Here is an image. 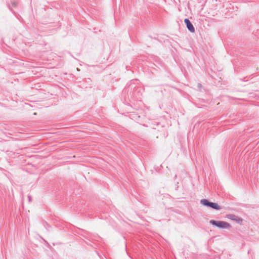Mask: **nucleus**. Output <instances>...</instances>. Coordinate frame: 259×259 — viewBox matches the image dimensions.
I'll return each instance as SVG.
<instances>
[{"mask_svg":"<svg viewBox=\"0 0 259 259\" xmlns=\"http://www.w3.org/2000/svg\"><path fill=\"white\" fill-rule=\"evenodd\" d=\"M227 217L231 220L235 221L236 222L238 223H240L242 222V219L232 214H228Z\"/></svg>","mask_w":259,"mask_h":259,"instance_id":"4","label":"nucleus"},{"mask_svg":"<svg viewBox=\"0 0 259 259\" xmlns=\"http://www.w3.org/2000/svg\"><path fill=\"white\" fill-rule=\"evenodd\" d=\"M184 22L187 26V29L191 32H195V28L193 25V24L191 23V21L187 18L185 19L184 20Z\"/></svg>","mask_w":259,"mask_h":259,"instance_id":"3","label":"nucleus"},{"mask_svg":"<svg viewBox=\"0 0 259 259\" xmlns=\"http://www.w3.org/2000/svg\"><path fill=\"white\" fill-rule=\"evenodd\" d=\"M209 223L212 225L220 229H230L231 228V226L229 223L224 221L211 220Z\"/></svg>","mask_w":259,"mask_h":259,"instance_id":"1","label":"nucleus"},{"mask_svg":"<svg viewBox=\"0 0 259 259\" xmlns=\"http://www.w3.org/2000/svg\"><path fill=\"white\" fill-rule=\"evenodd\" d=\"M200 203L204 206L210 207L215 210H218L221 209V207L217 203L210 202L207 199H203L201 200Z\"/></svg>","mask_w":259,"mask_h":259,"instance_id":"2","label":"nucleus"},{"mask_svg":"<svg viewBox=\"0 0 259 259\" xmlns=\"http://www.w3.org/2000/svg\"><path fill=\"white\" fill-rule=\"evenodd\" d=\"M28 199H29V201H31V197L30 196H28Z\"/></svg>","mask_w":259,"mask_h":259,"instance_id":"7","label":"nucleus"},{"mask_svg":"<svg viewBox=\"0 0 259 259\" xmlns=\"http://www.w3.org/2000/svg\"><path fill=\"white\" fill-rule=\"evenodd\" d=\"M12 5L14 7H16L17 6V3L15 2H12Z\"/></svg>","mask_w":259,"mask_h":259,"instance_id":"5","label":"nucleus"},{"mask_svg":"<svg viewBox=\"0 0 259 259\" xmlns=\"http://www.w3.org/2000/svg\"><path fill=\"white\" fill-rule=\"evenodd\" d=\"M198 88H202V85L200 83H198Z\"/></svg>","mask_w":259,"mask_h":259,"instance_id":"6","label":"nucleus"}]
</instances>
